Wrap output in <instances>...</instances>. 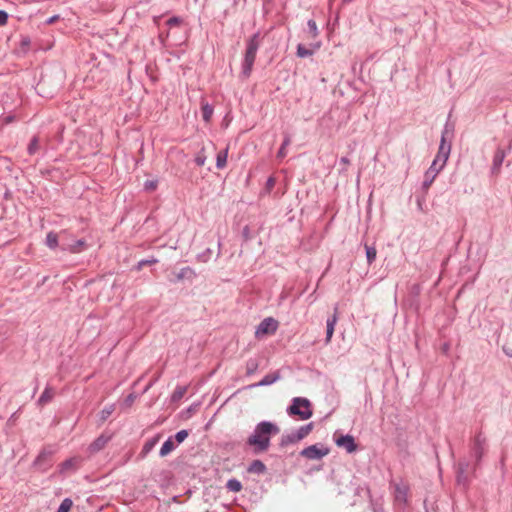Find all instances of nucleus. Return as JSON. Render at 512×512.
<instances>
[{
  "mask_svg": "<svg viewBox=\"0 0 512 512\" xmlns=\"http://www.w3.org/2000/svg\"><path fill=\"white\" fill-rule=\"evenodd\" d=\"M158 378H155L154 380L150 381L147 386L145 387L144 389V392H147L153 385L154 383L157 381Z\"/></svg>",
  "mask_w": 512,
  "mask_h": 512,
  "instance_id": "nucleus-50",
  "label": "nucleus"
},
{
  "mask_svg": "<svg viewBox=\"0 0 512 512\" xmlns=\"http://www.w3.org/2000/svg\"><path fill=\"white\" fill-rule=\"evenodd\" d=\"M177 447V444H175V441L173 440V437L170 436L162 445L159 451L160 457H165L168 454H170L175 448Z\"/></svg>",
  "mask_w": 512,
  "mask_h": 512,
  "instance_id": "nucleus-21",
  "label": "nucleus"
},
{
  "mask_svg": "<svg viewBox=\"0 0 512 512\" xmlns=\"http://www.w3.org/2000/svg\"><path fill=\"white\" fill-rule=\"evenodd\" d=\"M280 379V374L279 372H275V373H271V374H267L265 375L261 381H259L258 383L256 384H253L252 387H261V386H268V385H271L273 383H275L277 380Z\"/></svg>",
  "mask_w": 512,
  "mask_h": 512,
  "instance_id": "nucleus-20",
  "label": "nucleus"
},
{
  "mask_svg": "<svg viewBox=\"0 0 512 512\" xmlns=\"http://www.w3.org/2000/svg\"><path fill=\"white\" fill-rule=\"evenodd\" d=\"M506 157V152L502 148H498L493 157L492 173H498L500 167Z\"/></svg>",
  "mask_w": 512,
  "mask_h": 512,
  "instance_id": "nucleus-15",
  "label": "nucleus"
},
{
  "mask_svg": "<svg viewBox=\"0 0 512 512\" xmlns=\"http://www.w3.org/2000/svg\"><path fill=\"white\" fill-rule=\"evenodd\" d=\"M37 389H38V386H36V387L34 388L33 395L37 392Z\"/></svg>",
  "mask_w": 512,
  "mask_h": 512,
  "instance_id": "nucleus-52",
  "label": "nucleus"
},
{
  "mask_svg": "<svg viewBox=\"0 0 512 512\" xmlns=\"http://www.w3.org/2000/svg\"><path fill=\"white\" fill-rule=\"evenodd\" d=\"M258 367V364L253 361V360H250L247 362V374H252L254 373V371L257 369Z\"/></svg>",
  "mask_w": 512,
  "mask_h": 512,
  "instance_id": "nucleus-43",
  "label": "nucleus"
},
{
  "mask_svg": "<svg viewBox=\"0 0 512 512\" xmlns=\"http://www.w3.org/2000/svg\"><path fill=\"white\" fill-rule=\"evenodd\" d=\"M109 441V438L104 436V435H100L98 438H96L90 445H89V451L91 453H95V452H98L100 451L101 449H103L105 447V445L108 443Z\"/></svg>",
  "mask_w": 512,
  "mask_h": 512,
  "instance_id": "nucleus-19",
  "label": "nucleus"
},
{
  "mask_svg": "<svg viewBox=\"0 0 512 512\" xmlns=\"http://www.w3.org/2000/svg\"><path fill=\"white\" fill-rule=\"evenodd\" d=\"M227 157H228V148L220 151L217 154V157H216V167L218 169H223L226 166Z\"/></svg>",
  "mask_w": 512,
  "mask_h": 512,
  "instance_id": "nucleus-28",
  "label": "nucleus"
},
{
  "mask_svg": "<svg viewBox=\"0 0 512 512\" xmlns=\"http://www.w3.org/2000/svg\"><path fill=\"white\" fill-rule=\"evenodd\" d=\"M340 161H341V163H343V164H349V163H350V161H349V159H348L347 157H342V158L340 159Z\"/></svg>",
  "mask_w": 512,
  "mask_h": 512,
  "instance_id": "nucleus-51",
  "label": "nucleus"
},
{
  "mask_svg": "<svg viewBox=\"0 0 512 512\" xmlns=\"http://www.w3.org/2000/svg\"><path fill=\"white\" fill-rule=\"evenodd\" d=\"M76 470V459L70 458L65 460L59 465V473L60 474H66L69 471H75Z\"/></svg>",
  "mask_w": 512,
  "mask_h": 512,
  "instance_id": "nucleus-24",
  "label": "nucleus"
},
{
  "mask_svg": "<svg viewBox=\"0 0 512 512\" xmlns=\"http://www.w3.org/2000/svg\"><path fill=\"white\" fill-rule=\"evenodd\" d=\"M247 231H248V228H247V227H245V228H244V234H247Z\"/></svg>",
  "mask_w": 512,
  "mask_h": 512,
  "instance_id": "nucleus-53",
  "label": "nucleus"
},
{
  "mask_svg": "<svg viewBox=\"0 0 512 512\" xmlns=\"http://www.w3.org/2000/svg\"><path fill=\"white\" fill-rule=\"evenodd\" d=\"M185 392H186L185 387H177V389L173 393V399L176 400V399L182 398L183 395L185 394Z\"/></svg>",
  "mask_w": 512,
  "mask_h": 512,
  "instance_id": "nucleus-41",
  "label": "nucleus"
},
{
  "mask_svg": "<svg viewBox=\"0 0 512 512\" xmlns=\"http://www.w3.org/2000/svg\"><path fill=\"white\" fill-rule=\"evenodd\" d=\"M188 434V431L184 429L178 431L174 436H172L175 444L179 445L182 443L188 437Z\"/></svg>",
  "mask_w": 512,
  "mask_h": 512,
  "instance_id": "nucleus-37",
  "label": "nucleus"
},
{
  "mask_svg": "<svg viewBox=\"0 0 512 512\" xmlns=\"http://www.w3.org/2000/svg\"><path fill=\"white\" fill-rule=\"evenodd\" d=\"M338 321V315H337V307L335 308V312L332 316H330L326 321V343H330L331 338L334 333L335 325Z\"/></svg>",
  "mask_w": 512,
  "mask_h": 512,
  "instance_id": "nucleus-13",
  "label": "nucleus"
},
{
  "mask_svg": "<svg viewBox=\"0 0 512 512\" xmlns=\"http://www.w3.org/2000/svg\"><path fill=\"white\" fill-rule=\"evenodd\" d=\"M365 250H366L367 262L369 265H371L375 261L376 256H377L376 248L373 246L365 245Z\"/></svg>",
  "mask_w": 512,
  "mask_h": 512,
  "instance_id": "nucleus-32",
  "label": "nucleus"
},
{
  "mask_svg": "<svg viewBox=\"0 0 512 512\" xmlns=\"http://www.w3.org/2000/svg\"><path fill=\"white\" fill-rule=\"evenodd\" d=\"M213 107L208 103H202L201 106V113L203 120L208 123L210 122L212 115H213Z\"/></svg>",
  "mask_w": 512,
  "mask_h": 512,
  "instance_id": "nucleus-29",
  "label": "nucleus"
},
{
  "mask_svg": "<svg viewBox=\"0 0 512 512\" xmlns=\"http://www.w3.org/2000/svg\"><path fill=\"white\" fill-rule=\"evenodd\" d=\"M73 506V501L70 498H65L56 512H69Z\"/></svg>",
  "mask_w": 512,
  "mask_h": 512,
  "instance_id": "nucleus-36",
  "label": "nucleus"
},
{
  "mask_svg": "<svg viewBox=\"0 0 512 512\" xmlns=\"http://www.w3.org/2000/svg\"><path fill=\"white\" fill-rule=\"evenodd\" d=\"M394 501L399 506H405L408 501L409 485L404 481L392 482Z\"/></svg>",
  "mask_w": 512,
  "mask_h": 512,
  "instance_id": "nucleus-5",
  "label": "nucleus"
},
{
  "mask_svg": "<svg viewBox=\"0 0 512 512\" xmlns=\"http://www.w3.org/2000/svg\"><path fill=\"white\" fill-rule=\"evenodd\" d=\"M135 398H136V396L134 393L129 394L126 397V399L124 400V405L127 407H130L133 404V402L135 401Z\"/></svg>",
  "mask_w": 512,
  "mask_h": 512,
  "instance_id": "nucleus-45",
  "label": "nucleus"
},
{
  "mask_svg": "<svg viewBox=\"0 0 512 512\" xmlns=\"http://www.w3.org/2000/svg\"><path fill=\"white\" fill-rule=\"evenodd\" d=\"M346 3L352 2L353 0H343Z\"/></svg>",
  "mask_w": 512,
  "mask_h": 512,
  "instance_id": "nucleus-54",
  "label": "nucleus"
},
{
  "mask_svg": "<svg viewBox=\"0 0 512 512\" xmlns=\"http://www.w3.org/2000/svg\"><path fill=\"white\" fill-rule=\"evenodd\" d=\"M296 54L299 58H305L311 56L313 51L307 49L303 44H298Z\"/></svg>",
  "mask_w": 512,
  "mask_h": 512,
  "instance_id": "nucleus-35",
  "label": "nucleus"
},
{
  "mask_svg": "<svg viewBox=\"0 0 512 512\" xmlns=\"http://www.w3.org/2000/svg\"><path fill=\"white\" fill-rule=\"evenodd\" d=\"M453 136L454 124L447 121L442 130L440 143H451Z\"/></svg>",
  "mask_w": 512,
  "mask_h": 512,
  "instance_id": "nucleus-17",
  "label": "nucleus"
},
{
  "mask_svg": "<svg viewBox=\"0 0 512 512\" xmlns=\"http://www.w3.org/2000/svg\"><path fill=\"white\" fill-rule=\"evenodd\" d=\"M280 428L273 422L261 421L259 422L252 434L247 439V445L254 448V452H264L270 447V439L272 436L277 435Z\"/></svg>",
  "mask_w": 512,
  "mask_h": 512,
  "instance_id": "nucleus-1",
  "label": "nucleus"
},
{
  "mask_svg": "<svg viewBox=\"0 0 512 512\" xmlns=\"http://www.w3.org/2000/svg\"><path fill=\"white\" fill-rule=\"evenodd\" d=\"M290 143H291V138H290L289 135H286L284 140H283V143H282L280 149L277 152V158L278 159L281 160V159H283L287 155L286 148H287V146L290 145Z\"/></svg>",
  "mask_w": 512,
  "mask_h": 512,
  "instance_id": "nucleus-31",
  "label": "nucleus"
},
{
  "mask_svg": "<svg viewBox=\"0 0 512 512\" xmlns=\"http://www.w3.org/2000/svg\"><path fill=\"white\" fill-rule=\"evenodd\" d=\"M158 260L156 258H151V259H143V260H140L136 266V269L137 270H141L144 266L146 265H151V264H155L157 263Z\"/></svg>",
  "mask_w": 512,
  "mask_h": 512,
  "instance_id": "nucleus-39",
  "label": "nucleus"
},
{
  "mask_svg": "<svg viewBox=\"0 0 512 512\" xmlns=\"http://www.w3.org/2000/svg\"><path fill=\"white\" fill-rule=\"evenodd\" d=\"M329 453V449L323 445L314 444L304 448L300 455L309 460H320Z\"/></svg>",
  "mask_w": 512,
  "mask_h": 512,
  "instance_id": "nucleus-6",
  "label": "nucleus"
},
{
  "mask_svg": "<svg viewBox=\"0 0 512 512\" xmlns=\"http://www.w3.org/2000/svg\"><path fill=\"white\" fill-rule=\"evenodd\" d=\"M226 488L231 492L237 493L242 490V484L238 479L232 478L227 481Z\"/></svg>",
  "mask_w": 512,
  "mask_h": 512,
  "instance_id": "nucleus-30",
  "label": "nucleus"
},
{
  "mask_svg": "<svg viewBox=\"0 0 512 512\" xmlns=\"http://www.w3.org/2000/svg\"><path fill=\"white\" fill-rule=\"evenodd\" d=\"M114 410H115V404H110V405L105 406V407L101 410V412H100V414H99V416H100V420H101L102 422H104L105 420H107V419H108V417H109V416L114 412Z\"/></svg>",
  "mask_w": 512,
  "mask_h": 512,
  "instance_id": "nucleus-33",
  "label": "nucleus"
},
{
  "mask_svg": "<svg viewBox=\"0 0 512 512\" xmlns=\"http://www.w3.org/2000/svg\"><path fill=\"white\" fill-rule=\"evenodd\" d=\"M160 438H161V435L157 434L154 437H152L151 439H148L143 445V448L141 451L142 455L146 456L147 454H149L154 449L156 444L159 442Z\"/></svg>",
  "mask_w": 512,
  "mask_h": 512,
  "instance_id": "nucleus-23",
  "label": "nucleus"
},
{
  "mask_svg": "<svg viewBox=\"0 0 512 512\" xmlns=\"http://www.w3.org/2000/svg\"><path fill=\"white\" fill-rule=\"evenodd\" d=\"M442 170L441 166H434L431 164L428 170L425 172L424 181L422 183L423 190L427 191L432 185L433 181Z\"/></svg>",
  "mask_w": 512,
  "mask_h": 512,
  "instance_id": "nucleus-10",
  "label": "nucleus"
},
{
  "mask_svg": "<svg viewBox=\"0 0 512 512\" xmlns=\"http://www.w3.org/2000/svg\"><path fill=\"white\" fill-rule=\"evenodd\" d=\"M54 452L55 450L51 447L44 448L35 459L34 464L39 467L43 466V464L50 460Z\"/></svg>",
  "mask_w": 512,
  "mask_h": 512,
  "instance_id": "nucleus-16",
  "label": "nucleus"
},
{
  "mask_svg": "<svg viewBox=\"0 0 512 512\" xmlns=\"http://www.w3.org/2000/svg\"><path fill=\"white\" fill-rule=\"evenodd\" d=\"M278 328V322L272 318L267 317L263 319L260 324L256 327L255 336L261 338L264 335L274 334Z\"/></svg>",
  "mask_w": 512,
  "mask_h": 512,
  "instance_id": "nucleus-7",
  "label": "nucleus"
},
{
  "mask_svg": "<svg viewBox=\"0 0 512 512\" xmlns=\"http://www.w3.org/2000/svg\"><path fill=\"white\" fill-rule=\"evenodd\" d=\"M469 468V463L466 461H460L457 469V481L458 483H465L467 481V471Z\"/></svg>",
  "mask_w": 512,
  "mask_h": 512,
  "instance_id": "nucleus-22",
  "label": "nucleus"
},
{
  "mask_svg": "<svg viewBox=\"0 0 512 512\" xmlns=\"http://www.w3.org/2000/svg\"><path fill=\"white\" fill-rule=\"evenodd\" d=\"M58 18H59L58 15H54V16L50 17L49 19H47L46 23L53 24Z\"/></svg>",
  "mask_w": 512,
  "mask_h": 512,
  "instance_id": "nucleus-49",
  "label": "nucleus"
},
{
  "mask_svg": "<svg viewBox=\"0 0 512 512\" xmlns=\"http://www.w3.org/2000/svg\"><path fill=\"white\" fill-rule=\"evenodd\" d=\"M158 186L157 180H147L144 182L145 191L151 192L154 191Z\"/></svg>",
  "mask_w": 512,
  "mask_h": 512,
  "instance_id": "nucleus-40",
  "label": "nucleus"
},
{
  "mask_svg": "<svg viewBox=\"0 0 512 512\" xmlns=\"http://www.w3.org/2000/svg\"><path fill=\"white\" fill-rule=\"evenodd\" d=\"M205 161H206V157L205 155L203 154H198L195 158V163L198 165V166H203L205 164Z\"/></svg>",
  "mask_w": 512,
  "mask_h": 512,
  "instance_id": "nucleus-46",
  "label": "nucleus"
},
{
  "mask_svg": "<svg viewBox=\"0 0 512 512\" xmlns=\"http://www.w3.org/2000/svg\"><path fill=\"white\" fill-rule=\"evenodd\" d=\"M68 235V231L67 230H62L59 234L51 231L47 234L46 236V241H45V244L50 248V249H55L58 247L59 245V240H62L63 241V238L64 236Z\"/></svg>",
  "mask_w": 512,
  "mask_h": 512,
  "instance_id": "nucleus-12",
  "label": "nucleus"
},
{
  "mask_svg": "<svg viewBox=\"0 0 512 512\" xmlns=\"http://www.w3.org/2000/svg\"><path fill=\"white\" fill-rule=\"evenodd\" d=\"M181 23V19L179 17H171L167 20L166 24L169 27L177 26Z\"/></svg>",
  "mask_w": 512,
  "mask_h": 512,
  "instance_id": "nucleus-44",
  "label": "nucleus"
},
{
  "mask_svg": "<svg viewBox=\"0 0 512 512\" xmlns=\"http://www.w3.org/2000/svg\"><path fill=\"white\" fill-rule=\"evenodd\" d=\"M55 395V390L47 385L43 391V393L40 395L39 399L37 400V405L40 407L45 406L49 402L52 401Z\"/></svg>",
  "mask_w": 512,
  "mask_h": 512,
  "instance_id": "nucleus-14",
  "label": "nucleus"
},
{
  "mask_svg": "<svg viewBox=\"0 0 512 512\" xmlns=\"http://www.w3.org/2000/svg\"><path fill=\"white\" fill-rule=\"evenodd\" d=\"M210 253V249H207V251L201 255L198 256V259L205 262L208 259V254Z\"/></svg>",
  "mask_w": 512,
  "mask_h": 512,
  "instance_id": "nucleus-48",
  "label": "nucleus"
},
{
  "mask_svg": "<svg viewBox=\"0 0 512 512\" xmlns=\"http://www.w3.org/2000/svg\"><path fill=\"white\" fill-rule=\"evenodd\" d=\"M299 442V439L296 438V433L292 431L291 433L283 434L280 440V446L286 447L290 444H294Z\"/></svg>",
  "mask_w": 512,
  "mask_h": 512,
  "instance_id": "nucleus-26",
  "label": "nucleus"
},
{
  "mask_svg": "<svg viewBox=\"0 0 512 512\" xmlns=\"http://www.w3.org/2000/svg\"><path fill=\"white\" fill-rule=\"evenodd\" d=\"M312 429H313L312 423H308L306 425L299 427L297 430L294 431L296 433V438H298L299 441L304 439L306 436L309 435V433L312 431Z\"/></svg>",
  "mask_w": 512,
  "mask_h": 512,
  "instance_id": "nucleus-27",
  "label": "nucleus"
},
{
  "mask_svg": "<svg viewBox=\"0 0 512 512\" xmlns=\"http://www.w3.org/2000/svg\"><path fill=\"white\" fill-rule=\"evenodd\" d=\"M335 443L337 446L344 448L348 453H353L357 450L355 439L349 434L338 437Z\"/></svg>",
  "mask_w": 512,
  "mask_h": 512,
  "instance_id": "nucleus-9",
  "label": "nucleus"
},
{
  "mask_svg": "<svg viewBox=\"0 0 512 512\" xmlns=\"http://www.w3.org/2000/svg\"><path fill=\"white\" fill-rule=\"evenodd\" d=\"M275 183H276V179L273 176H270L266 181V185H265L266 191L270 192L274 188Z\"/></svg>",
  "mask_w": 512,
  "mask_h": 512,
  "instance_id": "nucleus-42",
  "label": "nucleus"
},
{
  "mask_svg": "<svg viewBox=\"0 0 512 512\" xmlns=\"http://www.w3.org/2000/svg\"><path fill=\"white\" fill-rule=\"evenodd\" d=\"M196 277V272L191 267H183L177 274H176V280L177 282L182 280H189L192 281Z\"/></svg>",
  "mask_w": 512,
  "mask_h": 512,
  "instance_id": "nucleus-18",
  "label": "nucleus"
},
{
  "mask_svg": "<svg viewBox=\"0 0 512 512\" xmlns=\"http://www.w3.org/2000/svg\"><path fill=\"white\" fill-rule=\"evenodd\" d=\"M261 45L260 33L256 32L246 41V50L241 65V77H250L256 59L258 49Z\"/></svg>",
  "mask_w": 512,
  "mask_h": 512,
  "instance_id": "nucleus-2",
  "label": "nucleus"
},
{
  "mask_svg": "<svg viewBox=\"0 0 512 512\" xmlns=\"http://www.w3.org/2000/svg\"><path fill=\"white\" fill-rule=\"evenodd\" d=\"M307 29H308V33L310 34L311 38L318 37L319 30H318L316 22L313 19H309L307 21Z\"/></svg>",
  "mask_w": 512,
  "mask_h": 512,
  "instance_id": "nucleus-34",
  "label": "nucleus"
},
{
  "mask_svg": "<svg viewBox=\"0 0 512 512\" xmlns=\"http://www.w3.org/2000/svg\"><path fill=\"white\" fill-rule=\"evenodd\" d=\"M7 20L8 14L5 11L0 10V25H5L7 23Z\"/></svg>",
  "mask_w": 512,
  "mask_h": 512,
  "instance_id": "nucleus-47",
  "label": "nucleus"
},
{
  "mask_svg": "<svg viewBox=\"0 0 512 512\" xmlns=\"http://www.w3.org/2000/svg\"><path fill=\"white\" fill-rule=\"evenodd\" d=\"M86 248H87V244H86L85 240H83V239L76 240L73 243L62 242V245H61V249L63 251H68V252L74 253V254L80 253V252L86 250Z\"/></svg>",
  "mask_w": 512,
  "mask_h": 512,
  "instance_id": "nucleus-11",
  "label": "nucleus"
},
{
  "mask_svg": "<svg viewBox=\"0 0 512 512\" xmlns=\"http://www.w3.org/2000/svg\"><path fill=\"white\" fill-rule=\"evenodd\" d=\"M39 149V140L37 137H33L28 145V153L30 155L35 154Z\"/></svg>",
  "mask_w": 512,
  "mask_h": 512,
  "instance_id": "nucleus-38",
  "label": "nucleus"
},
{
  "mask_svg": "<svg viewBox=\"0 0 512 512\" xmlns=\"http://www.w3.org/2000/svg\"><path fill=\"white\" fill-rule=\"evenodd\" d=\"M287 412L289 415L299 416L301 420H307L313 414L310 401L303 397H295Z\"/></svg>",
  "mask_w": 512,
  "mask_h": 512,
  "instance_id": "nucleus-3",
  "label": "nucleus"
},
{
  "mask_svg": "<svg viewBox=\"0 0 512 512\" xmlns=\"http://www.w3.org/2000/svg\"><path fill=\"white\" fill-rule=\"evenodd\" d=\"M266 471V466L261 460H253L249 467L248 472L263 474Z\"/></svg>",
  "mask_w": 512,
  "mask_h": 512,
  "instance_id": "nucleus-25",
  "label": "nucleus"
},
{
  "mask_svg": "<svg viewBox=\"0 0 512 512\" xmlns=\"http://www.w3.org/2000/svg\"><path fill=\"white\" fill-rule=\"evenodd\" d=\"M450 152L451 143H440L437 155L435 156L432 164H434V166H441L443 169L447 163Z\"/></svg>",
  "mask_w": 512,
  "mask_h": 512,
  "instance_id": "nucleus-8",
  "label": "nucleus"
},
{
  "mask_svg": "<svg viewBox=\"0 0 512 512\" xmlns=\"http://www.w3.org/2000/svg\"><path fill=\"white\" fill-rule=\"evenodd\" d=\"M486 447V438L481 433H478L470 447V458L474 460V469L480 464Z\"/></svg>",
  "mask_w": 512,
  "mask_h": 512,
  "instance_id": "nucleus-4",
  "label": "nucleus"
}]
</instances>
